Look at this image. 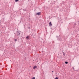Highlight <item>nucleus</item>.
Masks as SVG:
<instances>
[{
    "label": "nucleus",
    "mask_w": 79,
    "mask_h": 79,
    "mask_svg": "<svg viewBox=\"0 0 79 79\" xmlns=\"http://www.w3.org/2000/svg\"><path fill=\"white\" fill-rule=\"evenodd\" d=\"M49 26L51 27V26H52V22H50L49 23Z\"/></svg>",
    "instance_id": "obj_1"
},
{
    "label": "nucleus",
    "mask_w": 79,
    "mask_h": 79,
    "mask_svg": "<svg viewBox=\"0 0 79 79\" xmlns=\"http://www.w3.org/2000/svg\"><path fill=\"white\" fill-rule=\"evenodd\" d=\"M36 15H40V12H38L36 14Z\"/></svg>",
    "instance_id": "obj_2"
},
{
    "label": "nucleus",
    "mask_w": 79,
    "mask_h": 79,
    "mask_svg": "<svg viewBox=\"0 0 79 79\" xmlns=\"http://www.w3.org/2000/svg\"><path fill=\"white\" fill-rule=\"evenodd\" d=\"M17 34L18 35H21V33L19 32L17 33Z\"/></svg>",
    "instance_id": "obj_3"
},
{
    "label": "nucleus",
    "mask_w": 79,
    "mask_h": 79,
    "mask_svg": "<svg viewBox=\"0 0 79 79\" xmlns=\"http://www.w3.org/2000/svg\"><path fill=\"white\" fill-rule=\"evenodd\" d=\"M37 68V66H35L34 67H33V69H35V68Z\"/></svg>",
    "instance_id": "obj_4"
},
{
    "label": "nucleus",
    "mask_w": 79,
    "mask_h": 79,
    "mask_svg": "<svg viewBox=\"0 0 79 79\" xmlns=\"http://www.w3.org/2000/svg\"><path fill=\"white\" fill-rule=\"evenodd\" d=\"M63 55L64 56H65V53L64 52H63Z\"/></svg>",
    "instance_id": "obj_5"
},
{
    "label": "nucleus",
    "mask_w": 79,
    "mask_h": 79,
    "mask_svg": "<svg viewBox=\"0 0 79 79\" xmlns=\"http://www.w3.org/2000/svg\"><path fill=\"white\" fill-rule=\"evenodd\" d=\"M27 39H29V36H27L26 37Z\"/></svg>",
    "instance_id": "obj_6"
},
{
    "label": "nucleus",
    "mask_w": 79,
    "mask_h": 79,
    "mask_svg": "<svg viewBox=\"0 0 79 79\" xmlns=\"http://www.w3.org/2000/svg\"><path fill=\"white\" fill-rule=\"evenodd\" d=\"M18 1H19V0H15V2H18Z\"/></svg>",
    "instance_id": "obj_7"
},
{
    "label": "nucleus",
    "mask_w": 79,
    "mask_h": 79,
    "mask_svg": "<svg viewBox=\"0 0 79 79\" xmlns=\"http://www.w3.org/2000/svg\"><path fill=\"white\" fill-rule=\"evenodd\" d=\"M68 62H67V61H66V62H65V64H68Z\"/></svg>",
    "instance_id": "obj_8"
},
{
    "label": "nucleus",
    "mask_w": 79,
    "mask_h": 79,
    "mask_svg": "<svg viewBox=\"0 0 79 79\" xmlns=\"http://www.w3.org/2000/svg\"><path fill=\"white\" fill-rule=\"evenodd\" d=\"M35 79V77H33V78H32V79Z\"/></svg>",
    "instance_id": "obj_9"
},
{
    "label": "nucleus",
    "mask_w": 79,
    "mask_h": 79,
    "mask_svg": "<svg viewBox=\"0 0 79 79\" xmlns=\"http://www.w3.org/2000/svg\"><path fill=\"white\" fill-rule=\"evenodd\" d=\"M15 40V42H16V41H17V39Z\"/></svg>",
    "instance_id": "obj_10"
},
{
    "label": "nucleus",
    "mask_w": 79,
    "mask_h": 79,
    "mask_svg": "<svg viewBox=\"0 0 79 79\" xmlns=\"http://www.w3.org/2000/svg\"><path fill=\"white\" fill-rule=\"evenodd\" d=\"M55 79H58V78L56 77Z\"/></svg>",
    "instance_id": "obj_11"
},
{
    "label": "nucleus",
    "mask_w": 79,
    "mask_h": 79,
    "mask_svg": "<svg viewBox=\"0 0 79 79\" xmlns=\"http://www.w3.org/2000/svg\"><path fill=\"white\" fill-rule=\"evenodd\" d=\"M52 73H53V71H52Z\"/></svg>",
    "instance_id": "obj_12"
}]
</instances>
